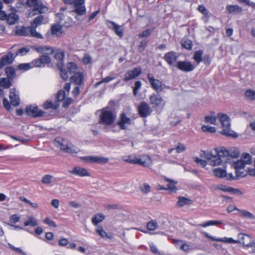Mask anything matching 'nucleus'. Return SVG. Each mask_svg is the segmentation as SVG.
Listing matches in <instances>:
<instances>
[{"label":"nucleus","instance_id":"f257e3e1","mask_svg":"<svg viewBox=\"0 0 255 255\" xmlns=\"http://www.w3.org/2000/svg\"><path fill=\"white\" fill-rule=\"evenodd\" d=\"M215 153L213 154L211 151L201 150L200 156L206 159L209 164L212 166H218L222 161V157L229 156L228 150L224 147H216L214 148Z\"/></svg>","mask_w":255,"mask_h":255},{"label":"nucleus","instance_id":"f03ea898","mask_svg":"<svg viewBox=\"0 0 255 255\" xmlns=\"http://www.w3.org/2000/svg\"><path fill=\"white\" fill-rule=\"evenodd\" d=\"M116 118V113L113 110L106 107L101 110L99 123L103 125L105 129L109 130L115 127L116 125L114 123Z\"/></svg>","mask_w":255,"mask_h":255},{"label":"nucleus","instance_id":"7ed1b4c3","mask_svg":"<svg viewBox=\"0 0 255 255\" xmlns=\"http://www.w3.org/2000/svg\"><path fill=\"white\" fill-rule=\"evenodd\" d=\"M63 2L68 5H72L73 9L70 13L74 16L75 19L79 21L80 17L86 14L85 0H62Z\"/></svg>","mask_w":255,"mask_h":255},{"label":"nucleus","instance_id":"20e7f679","mask_svg":"<svg viewBox=\"0 0 255 255\" xmlns=\"http://www.w3.org/2000/svg\"><path fill=\"white\" fill-rule=\"evenodd\" d=\"M204 235L207 238L211 239L212 241H213L222 242L230 244H242L244 247H246V245H248V243H247L248 242L247 241L248 239H250V241L252 240L251 238H250V237L249 235L243 233H240L238 234V237L239 238V240H235L232 238H216L210 236L207 233H205Z\"/></svg>","mask_w":255,"mask_h":255},{"label":"nucleus","instance_id":"39448f33","mask_svg":"<svg viewBox=\"0 0 255 255\" xmlns=\"http://www.w3.org/2000/svg\"><path fill=\"white\" fill-rule=\"evenodd\" d=\"M217 116L220 118V120L222 124V127L223 128L221 133L226 136L237 137L238 136V134L230 129V119L228 115L222 113H219Z\"/></svg>","mask_w":255,"mask_h":255},{"label":"nucleus","instance_id":"423d86ee","mask_svg":"<svg viewBox=\"0 0 255 255\" xmlns=\"http://www.w3.org/2000/svg\"><path fill=\"white\" fill-rule=\"evenodd\" d=\"M147 78L152 88L156 91L157 93H160L162 91L163 83L162 81L155 79L153 75L150 73L147 74Z\"/></svg>","mask_w":255,"mask_h":255},{"label":"nucleus","instance_id":"0eeeda50","mask_svg":"<svg viewBox=\"0 0 255 255\" xmlns=\"http://www.w3.org/2000/svg\"><path fill=\"white\" fill-rule=\"evenodd\" d=\"M138 112L141 117L146 118L151 114L152 110L148 104L142 102L138 107Z\"/></svg>","mask_w":255,"mask_h":255},{"label":"nucleus","instance_id":"6e6552de","mask_svg":"<svg viewBox=\"0 0 255 255\" xmlns=\"http://www.w3.org/2000/svg\"><path fill=\"white\" fill-rule=\"evenodd\" d=\"M25 112L27 115L34 118L41 117L44 115V112L42 110H39L38 107L35 105L27 106Z\"/></svg>","mask_w":255,"mask_h":255},{"label":"nucleus","instance_id":"1a4fd4ad","mask_svg":"<svg viewBox=\"0 0 255 255\" xmlns=\"http://www.w3.org/2000/svg\"><path fill=\"white\" fill-rule=\"evenodd\" d=\"M107 25L108 27L114 31L115 33L122 38L124 35V27L123 26L118 25L113 21H107Z\"/></svg>","mask_w":255,"mask_h":255},{"label":"nucleus","instance_id":"9d476101","mask_svg":"<svg viewBox=\"0 0 255 255\" xmlns=\"http://www.w3.org/2000/svg\"><path fill=\"white\" fill-rule=\"evenodd\" d=\"M176 67L179 70L185 72L192 71L195 68V66L191 62L185 61H178Z\"/></svg>","mask_w":255,"mask_h":255},{"label":"nucleus","instance_id":"9b49d317","mask_svg":"<svg viewBox=\"0 0 255 255\" xmlns=\"http://www.w3.org/2000/svg\"><path fill=\"white\" fill-rule=\"evenodd\" d=\"M131 123V119L128 117L125 113H123L120 115L117 125L119 126L121 129H126L127 126L130 125Z\"/></svg>","mask_w":255,"mask_h":255},{"label":"nucleus","instance_id":"f8f14e48","mask_svg":"<svg viewBox=\"0 0 255 255\" xmlns=\"http://www.w3.org/2000/svg\"><path fill=\"white\" fill-rule=\"evenodd\" d=\"M141 73V68L140 67H136L126 72L125 74L124 80L128 81L131 79H134L138 76Z\"/></svg>","mask_w":255,"mask_h":255},{"label":"nucleus","instance_id":"ddd939ff","mask_svg":"<svg viewBox=\"0 0 255 255\" xmlns=\"http://www.w3.org/2000/svg\"><path fill=\"white\" fill-rule=\"evenodd\" d=\"M50 62L51 58L47 55H41L39 58L33 60L34 67H44L46 64H49Z\"/></svg>","mask_w":255,"mask_h":255},{"label":"nucleus","instance_id":"4468645a","mask_svg":"<svg viewBox=\"0 0 255 255\" xmlns=\"http://www.w3.org/2000/svg\"><path fill=\"white\" fill-rule=\"evenodd\" d=\"M59 148L64 152L69 153H77L80 151L78 147L75 146L70 142H67L66 144L62 143L60 144Z\"/></svg>","mask_w":255,"mask_h":255},{"label":"nucleus","instance_id":"2eb2a0df","mask_svg":"<svg viewBox=\"0 0 255 255\" xmlns=\"http://www.w3.org/2000/svg\"><path fill=\"white\" fill-rule=\"evenodd\" d=\"M47 10L48 8L40 1L38 4L34 7L33 9L28 12L27 16L30 17L36 14L35 11H37L39 13H45Z\"/></svg>","mask_w":255,"mask_h":255},{"label":"nucleus","instance_id":"dca6fc26","mask_svg":"<svg viewBox=\"0 0 255 255\" xmlns=\"http://www.w3.org/2000/svg\"><path fill=\"white\" fill-rule=\"evenodd\" d=\"M69 172L73 175L80 177L90 176V173L86 169L79 166L74 167L73 169L72 170H70Z\"/></svg>","mask_w":255,"mask_h":255},{"label":"nucleus","instance_id":"f3484780","mask_svg":"<svg viewBox=\"0 0 255 255\" xmlns=\"http://www.w3.org/2000/svg\"><path fill=\"white\" fill-rule=\"evenodd\" d=\"M149 99L150 104L154 105L155 107H159L162 103L164 105L162 97L159 94H152L150 96Z\"/></svg>","mask_w":255,"mask_h":255},{"label":"nucleus","instance_id":"a211bd4d","mask_svg":"<svg viewBox=\"0 0 255 255\" xmlns=\"http://www.w3.org/2000/svg\"><path fill=\"white\" fill-rule=\"evenodd\" d=\"M9 99L10 104L13 106H17L19 104V98L15 89H10L9 90Z\"/></svg>","mask_w":255,"mask_h":255},{"label":"nucleus","instance_id":"6ab92c4d","mask_svg":"<svg viewBox=\"0 0 255 255\" xmlns=\"http://www.w3.org/2000/svg\"><path fill=\"white\" fill-rule=\"evenodd\" d=\"M178 55L174 51H170L166 53L164 56V59L169 65H172L177 60Z\"/></svg>","mask_w":255,"mask_h":255},{"label":"nucleus","instance_id":"aec40b11","mask_svg":"<svg viewBox=\"0 0 255 255\" xmlns=\"http://www.w3.org/2000/svg\"><path fill=\"white\" fill-rule=\"evenodd\" d=\"M70 81L72 83H74L77 85H81L84 82V74L81 71L75 73L70 78Z\"/></svg>","mask_w":255,"mask_h":255},{"label":"nucleus","instance_id":"412c9836","mask_svg":"<svg viewBox=\"0 0 255 255\" xmlns=\"http://www.w3.org/2000/svg\"><path fill=\"white\" fill-rule=\"evenodd\" d=\"M135 164L141 165L143 166H149L151 164V160L150 157L146 155H142L140 158L136 157Z\"/></svg>","mask_w":255,"mask_h":255},{"label":"nucleus","instance_id":"4be33fe9","mask_svg":"<svg viewBox=\"0 0 255 255\" xmlns=\"http://www.w3.org/2000/svg\"><path fill=\"white\" fill-rule=\"evenodd\" d=\"M29 32L30 26L27 27L23 26H17L15 31V35L22 36H29Z\"/></svg>","mask_w":255,"mask_h":255},{"label":"nucleus","instance_id":"5701e85b","mask_svg":"<svg viewBox=\"0 0 255 255\" xmlns=\"http://www.w3.org/2000/svg\"><path fill=\"white\" fill-rule=\"evenodd\" d=\"M31 48L39 53L49 54L53 52V50L50 47L46 46H41L38 47L33 46Z\"/></svg>","mask_w":255,"mask_h":255},{"label":"nucleus","instance_id":"b1692460","mask_svg":"<svg viewBox=\"0 0 255 255\" xmlns=\"http://www.w3.org/2000/svg\"><path fill=\"white\" fill-rule=\"evenodd\" d=\"M198 10L204 15L202 17V19L205 22H207L209 21L210 17L209 13L208 10L203 5H200L198 7Z\"/></svg>","mask_w":255,"mask_h":255},{"label":"nucleus","instance_id":"393cba45","mask_svg":"<svg viewBox=\"0 0 255 255\" xmlns=\"http://www.w3.org/2000/svg\"><path fill=\"white\" fill-rule=\"evenodd\" d=\"M19 20V16L14 13H11L7 15L5 20L9 25H13L18 22Z\"/></svg>","mask_w":255,"mask_h":255},{"label":"nucleus","instance_id":"a878e982","mask_svg":"<svg viewBox=\"0 0 255 255\" xmlns=\"http://www.w3.org/2000/svg\"><path fill=\"white\" fill-rule=\"evenodd\" d=\"M44 16L42 15H39L31 22L30 26L33 28H37L38 26L42 24Z\"/></svg>","mask_w":255,"mask_h":255},{"label":"nucleus","instance_id":"bb28decb","mask_svg":"<svg viewBox=\"0 0 255 255\" xmlns=\"http://www.w3.org/2000/svg\"><path fill=\"white\" fill-rule=\"evenodd\" d=\"M12 80L9 78L0 79V86L4 89L9 88L12 84Z\"/></svg>","mask_w":255,"mask_h":255},{"label":"nucleus","instance_id":"cd10ccee","mask_svg":"<svg viewBox=\"0 0 255 255\" xmlns=\"http://www.w3.org/2000/svg\"><path fill=\"white\" fill-rule=\"evenodd\" d=\"M226 9L229 13L236 14L242 11V7L237 5H227Z\"/></svg>","mask_w":255,"mask_h":255},{"label":"nucleus","instance_id":"c85d7f7f","mask_svg":"<svg viewBox=\"0 0 255 255\" xmlns=\"http://www.w3.org/2000/svg\"><path fill=\"white\" fill-rule=\"evenodd\" d=\"M68 73L70 74L74 75L75 73L79 72L78 68L75 63L71 62L67 64V65Z\"/></svg>","mask_w":255,"mask_h":255},{"label":"nucleus","instance_id":"c756f323","mask_svg":"<svg viewBox=\"0 0 255 255\" xmlns=\"http://www.w3.org/2000/svg\"><path fill=\"white\" fill-rule=\"evenodd\" d=\"M5 72L7 77L12 80L16 76L15 69L12 66L6 67L5 68Z\"/></svg>","mask_w":255,"mask_h":255},{"label":"nucleus","instance_id":"7c9ffc66","mask_svg":"<svg viewBox=\"0 0 255 255\" xmlns=\"http://www.w3.org/2000/svg\"><path fill=\"white\" fill-rule=\"evenodd\" d=\"M192 200L189 198L184 197H179L177 202L178 206L181 207L186 205H189L191 203Z\"/></svg>","mask_w":255,"mask_h":255},{"label":"nucleus","instance_id":"2f4dec72","mask_svg":"<svg viewBox=\"0 0 255 255\" xmlns=\"http://www.w3.org/2000/svg\"><path fill=\"white\" fill-rule=\"evenodd\" d=\"M105 218V215L103 214H97L92 217V223L96 226L99 223L103 221Z\"/></svg>","mask_w":255,"mask_h":255},{"label":"nucleus","instance_id":"473e14b6","mask_svg":"<svg viewBox=\"0 0 255 255\" xmlns=\"http://www.w3.org/2000/svg\"><path fill=\"white\" fill-rule=\"evenodd\" d=\"M60 106L59 103L56 102L53 103L50 101H47L43 104V107L45 109H52L53 110H56L58 109Z\"/></svg>","mask_w":255,"mask_h":255},{"label":"nucleus","instance_id":"72a5a7b5","mask_svg":"<svg viewBox=\"0 0 255 255\" xmlns=\"http://www.w3.org/2000/svg\"><path fill=\"white\" fill-rule=\"evenodd\" d=\"M34 67L33 64V61L30 63H22L20 64L17 66V69L23 71H27Z\"/></svg>","mask_w":255,"mask_h":255},{"label":"nucleus","instance_id":"f704fd0d","mask_svg":"<svg viewBox=\"0 0 255 255\" xmlns=\"http://www.w3.org/2000/svg\"><path fill=\"white\" fill-rule=\"evenodd\" d=\"M166 180L169 182V183L167 184V188H162L160 187V189H168L171 192L175 191L177 190L175 184L177 183V182H174L173 180L171 179H166Z\"/></svg>","mask_w":255,"mask_h":255},{"label":"nucleus","instance_id":"c9c22d12","mask_svg":"<svg viewBox=\"0 0 255 255\" xmlns=\"http://www.w3.org/2000/svg\"><path fill=\"white\" fill-rule=\"evenodd\" d=\"M122 159L127 162L135 164L136 162V157L133 155H125L122 157Z\"/></svg>","mask_w":255,"mask_h":255},{"label":"nucleus","instance_id":"e433bc0d","mask_svg":"<svg viewBox=\"0 0 255 255\" xmlns=\"http://www.w3.org/2000/svg\"><path fill=\"white\" fill-rule=\"evenodd\" d=\"M16 56L15 54L10 52L8 53L7 55L3 56L1 58L4 59V60L7 64H10L13 61Z\"/></svg>","mask_w":255,"mask_h":255},{"label":"nucleus","instance_id":"4c0bfd02","mask_svg":"<svg viewBox=\"0 0 255 255\" xmlns=\"http://www.w3.org/2000/svg\"><path fill=\"white\" fill-rule=\"evenodd\" d=\"M96 232L103 238L111 239L112 237V236L108 235L101 226L98 227Z\"/></svg>","mask_w":255,"mask_h":255},{"label":"nucleus","instance_id":"58836bf2","mask_svg":"<svg viewBox=\"0 0 255 255\" xmlns=\"http://www.w3.org/2000/svg\"><path fill=\"white\" fill-rule=\"evenodd\" d=\"M203 54V52L201 50H200L195 52L194 55H193V59L198 64H199L201 61H202Z\"/></svg>","mask_w":255,"mask_h":255},{"label":"nucleus","instance_id":"ea45409f","mask_svg":"<svg viewBox=\"0 0 255 255\" xmlns=\"http://www.w3.org/2000/svg\"><path fill=\"white\" fill-rule=\"evenodd\" d=\"M214 175L218 177L223 178L226 175V172L225 170L220 168H215L214 171Z\"/></svg>","mask_w":255,"mask_h":255},{"label":"nucleus","instance_id":"a19ab883","mask_svg":"<svg viewBox=\"0 0 255 255\" xmlns=\"http://www.w3.org/2000/svg\"><path fill=\"white\" fill-rule=\"evenodd\" d=\"M24 225L25 226H31L34 227L38 225V223L33 216H29L28 217V220L24 223Z\"/></svg>","mask_w":255,"mask_h":255},{"label":"nucleus","instance_id":"79ce46f5","mask_svg":"<svg viewBox=\"0 0 255 255\" xmlns=\"http://www.w3.org/2000/svg\"><path fill=\"white\" fill-rule=\"evenodd\" d=\"M242 160L248 165L252 163V158L251 155L247 153H243L242 154Z\"/></svg>","mask_w":255,"mask_h":255},{"label":"nucleus","instance_id":"37998d69","mask_svg":"<svg viewBox=\"0 0 255 255\" xmlns=\"http://www.w3.org/2000/svg\"><path fill=\"white\" fill-rule=\"evenodd\" d=\"M229 156L233 158H237L240 155V152L238 148L233 147L228 150Z\"/></svg>","mask_w":255,"mask_h":255},{"label":"nucleus","instance_id":"c03bdc74","mask_svg":"<svg viewBox=\"0 0 255 255\" xmlns=\"http://www.w3.org/2000/svg\"><path fill=\"white\" fill-rule=\"evenodd\" d=\"M245 95L247 99L253 101L255 99V91L251 89L247 90L245 92Z\"/></svg>","mask_w":255,"mask_h":255},{"label":"nucleus","instance_id":"a18cd8bd","mask_svg":"<svg viewBox=\"0 0 255 255\" xmlns=\"http://www.w3.org/2000/svg\"><path fill=\"white\" fill-rule=\"evenodd\" d=\"M109 161V158L103 156H95L94 163L105 164Z\"/></svg>","mask_w":255,"mask_h":255},{"label":"nucleus","instance_id":"49530a36","mask_svg":"<svg viewBox=\"0 0 255 255\" xmlns=\"http://www.w3.org/2000/svg\"><path fill=\"white\" fill-rule=\"evenodd\" d=\"M36 28H33L30 26V32L29 36L38 38H42V35L36 31Z\"/></svg>","mask_w":255,"mask_h":255},{"label":"nucleus","instance_id":"de8ad7c7","mask_svg":"<svg viewBox=\"0 0 255 255\" xmlns=\"http://www.w3.org/2000/svg\"><path fill=\"white\" fill-rule=\"evenodd\" d=\"M221 224H222V222L221 221H215V220H211V221H207L204 223H203L200 225L201 226H202V227L205 228L208 226H214V225H217Z\"/></svg>","mask_w":255,"mask_h":255},{"label":"nucleus","instance_id":"09e8293b","mask_svg":"<svg viewBox=\"0 0 255 255\" xmlns=\"http://www.w3.org/2000/svg\"><path fill=\"white\" fill-rule=\"evenodd\" d=\"M157 223L155 220H152L149 222L146 225L147 228L150 231H153L158 227Z\"/></svg>","mask_w":255,"mask_h":255},{"label":"nucleus","instance_id":"8fccbe9b","mask_svg":"<svg viewBox=\"0 0 255 255\" xmlns=\"http://www.w3.org/2000/svg\"><path fill=\"white\" fill-rule=\"evenodd\" d=\"M30 49L27 47H24L21 48H19L15 53V56H17L18 55H20L21 56H23L26 55L29 51Z\"/></svg>","mask_w":255,"mask_h":255},{"label":"nucleus","instance_id":"3c124183","mask_svg":"<svg viewBox=\"0 0 255 255\" xmlns=\"http://www.w3.org/2000/svg\"><path fill=\"white\" fill-rule=\"evenodd\" d=\"M147 40L143 39L138 45L137 49L139 52H142L144 51L145 47L147 46Z\"/></svg>","mask_w":255,"mask_h":255},{"label":"nucleus","instance_id":"603ef678","mask_svg":"<svg viewBox=\"0 0 255 255\" xmlns=\"http://www.w3.org/2000/svg\"><path fill=\"white\" fill-rule=\"evenodd\" d=\"M62 30V27L58 24H56L52 26L51 27V31L53 34H56L58 35L59 33H61V31Z\"/></svg>","mask_w":255,"mask_h":255},{"label":"nucleus","instance_id":"864d4df0","mask_svg":"<svg viewBox=\"0 0 255 255\" xmlns=\"http://www.w3.org/2000/svg\"><path fill=\"white\" fill-rule=\"evenodd\" d=\"M182 46L186 49L190 50L192 47V44L191 41L189 40H184L181 42Z\"/></svg>","mask_w":255,"mask_h":255},{"label":"nucleus","instance_id":"5fc2aeb1","mask_svg":"<svg viewBox=\"0 0 255 255\" xmlns=\"http://www.w3.org/2000/svg\"><path fill=\"white\" fill-rule=\"evenodd\" d=\"M179 249L187 253L191 250H194V248L190 247L189 245L184 242L183 244L181 245V246L179 247Z\"/></svg>","mask_w":255,"mask_h":255},{"label":"nucleus","instance_id":"6e6d98bb","mask_svg":"<svg viewBox=\"0 0 255 255\" xmlns=\"http://www.w3.org/2000/svg\"><path fill=\"white\" fill-rule=\"evenodd\" d=\"M246 164H247L242 160H238L235 163V168L236 169H242L244 168Z\"/></svg>","mask_w":255,"mask_h":255},{"label":"nucleus","instance_id":"4d7b16f0","mask_svg":"<svg viewBox=\"0 0 255 255\" xmlns=\"http://www.w3.org/2000/svg\"><path fill=\"white\" fill-rule=\"evenodd\" d=\"M152 32V29H147L144 31H143L142 32L139 33L138 37H148L151 32Z\"/></svg>","mask_w":255,"mask_h":255},{"label":"nucleus","instance_id":"13d9d810","mask_svg":"<svg viewBox=\"0 0 255 255\" xmlns=\"http://www.w3.org/2000/svg\"><path fill=\"white\" fill-rule=\"evenodd\" d=\"M65 92L64 90L59 91L57 94V102H59L60 101H63L65 98Z\"/></svg>","mask_w":255,"mask_h":255},{"label":"nucleus","instance_id":"bf43d9fd","mask_svg":"<svg viewBox=\"0 0 255 255\" xmlns=\"http://www.w3.org/2000/svg\"><path fill=\"white\" fill-rule=\"evenodd\" d=\"M60 70L61 72V77L64 80L66 81L69 78L68 72L66 71V69L62 67L60 68Z\"/></svg>","mask_w":255,"mask_h":255},{"label":"nucleus","instance_id":"052dcab7","mask_svg":"<svg viewBox=\"0 0 255 255\" xmlns=\"http://www.w3.org/2000/svg\"><path fill=\"white\" fill-rule=\"evenodd\" d=\"M241 215L243 217H246L247 218L249 219H254L255 217L253 214L249 212V211H247L246 210H241L240 211Z\"/></svg>","mask_w":255,"mask_h":255},{"label":"nucleus","instance_id":"680f3d73","mask_svg":"<svg viewBox=\"0 0 255 255\" xmlns=\"http://www.w3.org/2000/svg\"><path fill=\"white\" fill-rule=\"evenodd\" d=\"M202 129L204 131L213 133L216 132V128L215 127L203 125L202 127Z\"/></svg>","mask_w":255,"mask_h":255},{"label":"nucleus","instance_id":"e2e57ef3","mask_svg":"<svg viewBox=\"0 0 255 255\" xmlns=\"http://www.w3.org/2000/svg\"><path fill=\"white\" fill-rule=\"evenodd\" d=\"M205 121L206 123H209L213 125H216V118L213 116H206L205 118Z\"/></svg>","mask_w":255,"mask_h":255},{"label":"nucleus","instance_id":"0e129e2a","mask_svg":"<svg viewBox=\"0 0 255 255\" xmlns=\"http://www.w3.org/2000/svg\"><path fill=\"white\" fill-rule=\"evenodd\" d=\"M82 62L84 64H89L92 62V58L89 54H85L83 58Z\"/></svg>","mask_w":255,"mask_h":255},{"label":"nucleus","instance_id":"69168bd1","mask_svg":"<svg viewBox=\"0 0 255 255\" xmlns=\"http://www.w3.org/2000/svg\"><path fill=\"white\" fill-rule=\"evenodd\" d=\"M52 176L50 175H46L43 177L42 182L43 184H48L51 182Z\"/></svg>","mask_w":255,"mask_h":255},{"label":"nucleus","instance_id":"338daca9","mask_svg":"<svg viewBox=\"0 0 255 255\" xmlns=\"http://www.w3.org/2000/svg\"><path fill=\"white\" fill-rule=\"evenodd\" d=\"M20 219V217L18 215L16 214H13L10 217L9 222L11 223H16L19 221Z\"/></svg>","mask_w":255,"mask_h":255},{"label":"nucleus","instance_id":"774afa93","mask_svg":"<svg viewBox=\"0 0 255 255\" xmlns=\"http://www.w3.org/2000/svg\"><path fill=\"white\" fill-rule=\"evenodd\" d=\"M195 162L202 167H204L207 165V161L206 160L201 159L198 157L195 158Z\"/></svg>","mask_w":255,"mask_h":255}]
</instances>
